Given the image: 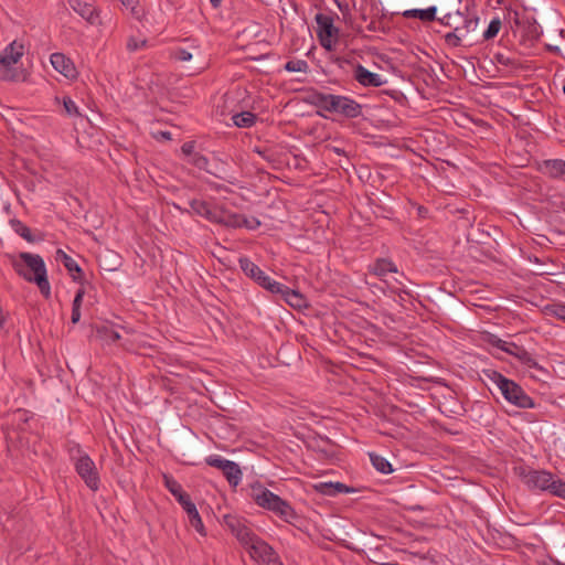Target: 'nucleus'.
<instances>
[{
  "label": "nucleus",
  "mask_w": 565,
  "mask_h": 565,
  "mask_svg": "<svg viewBox=\"0 0 565 565\" xmlns=\"http://www.w3.org/2000/svg\"><path fill=\"white\" fill-rule=\"evenodd\" d=\"M225 524L247 551L249 556L259 565H284L274 548L256 535L236 516L226 515Z\"/></svg>",
  "instance_id": "obj_1"
},
{
  "label": "nucleus",
  "mask_w": 565,
  "mask_h": 565,
  "mask_svg": "<svg viewBox=\"0 0 565 565\" xmlns=\"http://www.w3.org/2000/svg\"><path fill=\"white\" fill-rule=\"evenodd\" d=\"M19 258L23 262H12V266L17 274L26 281L34 282L39 287L41 294L45 298L51 296V286L47 279L46 267L43 258L38 254L22 252Z\"/></svg>",
  "instance_id": "obj_2"
},
{
  "label": "nucleus",
  "mask_w": 565,
  "mask_h": 565,
  "mask_svg": "<svg viewBox=\"0 0 565 565\" xmlns=\"http://www.w3.org/2000/svg\"><path fill=\"white\" fill-rule=\"evenodd\" d=\"M310 103L329 113L342 115L345 118H358L362 115V105L356 100L342 95L313 92Z\"/></svg>",
  "instance_id": "obj_3"
},
{
  "label": "nucleus",
  "mask_w": 565,
  "mask_h": 565,
  "mask_svg": "<svg viewBox=\"0 0 565 565\" xmlns=\"http://www.w3.org/2000/svg\"><path fill=\"white\" fill-rule=\"evenodd\" d=\"M252 499L258 507L271 511L288 523H292L298 519V514L286 500L262 484L252 488Z\"/></svg>",
  "instance_id": "obj_4"
},
{
  "label": "nucleus",
  "mask_w": 565,
  "mask_h": 565,
  "mask_svg": "<svg viewBox=\"0 0 565 565\" xmlns=\"http://www.w3.org/2000/svg\"><path fill=\"white\" fill-rule=\"evenodd\" d=\"M488 379L497 385L504 398L520 407V408H532L534 407L533 399L524 392V390L514 381L503 376L501 373L494 370L484 371Z\"/></svg>",
  "instance_id": "obj_5"
},
{
  "label": "nucleus",
  "mask_w": 565,
  "mask_h": 565,
  "mask_svg": "<svg viewBox=\"0 0 565 565\" xmlns=\"http://www.w3.org/2000/svg\"><path fill=\"white\" fill-rule=\"evenodd\" d=\"M520 477L530 489L548 491L553 495L565 500V482L554 478L551 472L521 468Z\"/></svg>",
  "instance_id": "obj_6"
},
{
  "label": "nucleus",
  "mask_w": 565,
  "mask_h": 565,
  "mask_svg": "<svg viewBox=\"0 0 565 565\" xmlns=\"http://www.w3.org/2000/svg\"><path fill=\"white\" fill-rule=\"evenodd\" d=\"M317 23V35L322 47L331 51L339 36V29L334 26L332 15L327 13H317L315 17Z\"/></svg>",
  "instance_id": "obj_7"
},
{
  "label": "nucleus",
  "mask_w": 565,
  "mask_h": 565,
  "mask_svg": "<svg viewBox=\"0 0 565 565\" xmlns=\"http://www.w3.org/2000/svg\"><path fill=\"white\" fill-rule=\"evenodd\" d=\"M238 263L242 271L247 277L257 282L260 287L265 288L266 290H269L271 294H274L276 289L280 288V282L271 279L249 258L241 257L238 259Z\"/></svg>",
  "instance_id": "obj_8"
},
{
  "label": "nucleus",
  "mask_w": 565,
  "mask_h": 565,
  "mask_svg": "<svg viewBox=\"0 0 565 565\" xmlns=\"http://www.w3.org/2000/svg\"><path fill=\"white\" fill-rule=\"evenodd\" d=\"M75 470L92 491L96 492L99 489V473L88 455H83L76 460Z\"/></svg>",
  "instance_id": "obj_9"
},
{
  "label": "nucleus",
  "mask_w": 565,
  "mask_h": 565,
  "mask_svg": "<svg viewBox=\"0 0 565 565\" xmlns=\"http://www.w3.org/2000/svg\"><path fill=\"white\" fill-rule=\"evenodd\" d=\"M51 64L55 71L64 75L66 78L74 79L77 71L72 60L63 53H53L50 57Z\"/></svg>",
  "instance_id": "obj_10"
},
{
  "label": "nucleus",
  "mask_w": 565,
  "mask_h": 565,
  "mask_svg": "<svg viewBox=\"0 0 565 565\" xmlns=\"http://www.w3.org/2000/svg\"><path fill=\"white\" fill-rule=\"evenodd\" d=\"M68 4L89 24H100L99 13L93 4L84 2L82 0H68Z\"/></svg>",
  "instance_id": "obj_11"
},
{
  "label": "nucleus",
  "mask_w": 565,
  "mask_h": 565,
  "mask_svg": "<svg viewBox=\"0 0 565 565\" xmlns=\"http://www.w3.org/2000/svg\"><path fill=\"white\" fill-rule=\"evenodd\" d=\"M166 488L175 498L183 509L191 507L193 503L190 495L183 491L182 486L171 476L163 473Z\"/></svg>",
  "instance_id": "obj_12"
},
{
  "label": "nucleus",
  "mask_w": 565,
  "mask_h": 565,
  "mask_svg": "<svg viewBox=\"0 0 565 565\" xmlns=\"http://www.w3.org/2000/svg\"><path fill=\"white\" fill-rule=\"evenodd\" d=\"M274 294L280 295L281 298L292 308L301 309L308 306L307 299L298 290L290 289L282 284H280V288L276 289Z\"/></svg>",
  "instance_id": "obj_13"
},
{
  "label": "nucleus",
  "mask_w": 565,
  "mask_h": 565,
  "mask_svg": "<svg viewBox=\"0 0 565 565\" xmlns=\"http://www.w3.org/2000/svg\"><path fill=\"white\" fill-rule=\"evenodd\" d=\"M354 78L361 85L370 87H380L385 83L380 74L372 73L360 64L354 70Z\"/></svg>",
  "instance_id": "obj_14"
},
{
  "label": "nucleus",
  "mask_w": 565,
  "mask_h": 565,
  "mask_svg": "<svg viewBox=\"0 0 565 565\" xmlns=\"http://www.w3.org/2000/svg\"><path fill=\"white\" fill-rule=\"evenodd\" d=\"M23 45L13 41L0 53V64L4 67H9L22 57Z\"/></svg>",
  "instance_id": "obj_15"
},
{
  "label": "nucleus",
  "mask_w": 565,
  "mask_h": 565,
  "mask_svg": "<svg viewBox=\"0 0 565 565\" xmlns=\"http://www.w3.org/2000/svg\"><path fill=\"white\" fill-rule=\"evenodd\" d=\"M478 24H479V17L473 15H465L462 14V21L459 24V34L467 39L470 42V45L473 44V40L478 34Z\"/></svg>",
  "instance_id": "obj_16"
},
{
  "label": "nucleus",
  "mask_w": 565,
  "mask_h": 565,
  "mask_svg": "<svg viewBox=\"0 0 565 565\" xmlns=\"http://www.w3.org/2000/svg\"><path fill=\"white\" fill-rule=\"evenodd\" d=\"M55 259H56V262H60L64 265V267L67 269V271L70 273V275L74 281L82 280L83 270L81 269L78 264L71 256H68L64 250L57 249Z\"/></svg>",
  "instance_id": "obj_17"
},
{
  "label": "nucleus",
  "mask_w": 565,
  "mask_h": 565,
  "mask_svg": "<svg viewBox=\"0 0 565 565\" xmlns=\"http://www.w3.org/2000/svg\"><path fill=\"white\" fill-rule=\"evenodd\" d=\"M541 171L550 178H562L565 175V161L561 159L545 160L541 166Z\"/></svg>",
  "instance_id": "obj_18"
},
{
  "label": "nucleus",
  "mask_w": 565,
  "mask_h": 565,
  "mask_svg": "<svg viewBox=\"0 0 565 565\" xmlns=\"http://www.w3.org/2000/svg\"><path fill=\"white\" fill-rule=\"evenodd\" d=\"M98 264L107 271H115L121 266V257L114 250H106L99 255Z\"/></svg>",
  "instance_id": "obj_19"
},
{
  "label": "nucleus",
  "mask_w": 565,
  "mask_h": 565,
  "mask_svg": "<svg viewBox=\"0 0 565 565\" xmlns=\"http://www.w3.org/2000/svg\"><path fill=\"white\" fill-rule=\"evenodd\" d=\"M437 8L429 7L427 9H412L406 10L403 15L405 18L419 19L423 22H430L436 20Z\"/></svg>",
  "instance_id": "obj_20"
},
{
  "label": "nucleus",
  "mask_w": 565,
  "mask_h": 565,
  "mask_svg": "<svg viewBox=\"0 0 565 565\" xmlns=\"http://www.w3.org/2000/svg\"><path fill=\"white\" fill-rule=\"evenodd\" d=\"M222 473L232 487L239 484L243 475L238 463L231 460L227 462L224 470H222Z\"/></svg>",
  "instance_id": "obj_21"
},
{
  "label": "nucleus",
  "mask_w": 565,
  "mask_h": 565,
  "mask_svg": "<svg viewBox=\"0 0 565 565\" xmlns=\"http://www.w3.org/2000/svg\"><path fill=\"white\" fill-rule=\"evenodd\" d=\"M502 28V21L500 18H493L488 28L483 31L480 41H475L473 43H486L492 41L498 36L500 30Z\"/></svg>",
  "instance_id": "obj_22"
},
{
  "label": "nucleus",
  "mask_w": 565,
  "mask_h": 565,
  "mask_svg": "<svg viewBox=\"0 0 565 565\" xmlns=\"http://www.w3.org/2000/svg\"><path fill=\"white\" fill-rule=\"evenodd\" d=\"M372 273L379 277H383L387 273H397V267L392 260L380 258L374 263Z\"/></svg>",
  "instance_id": "obj_23"
},
{
  "label": "nucleus",
  "mask_w": 565,
  "mask_h": 565,
  "mask_svg": "<svg viewBox=\"0 0 565 565\" xmlns=\"http://www.w3.org/2000/svg\"><path fill=\"white\" fill-rule=\"evenodd\" d=\"M183 510L188 514L191 526H193L201 535H205L204 525L195 504L192 503L191 507H188Z\"/></svg>",
  "instance_id": "obj_24"
},
{
  "label": "nucleus",
  "mask_w": 565,
  "mask_h": 565,
  "mask_svg": "<svg viewBox=\"0 0 565 565\" xmlns=\"http://www.w3.org/2000/svg\"><path fill=\"white\" fill-rule=\"evenodd\" d=\"M445 26L452 28V31H459V24L462 21V13L459 11L446 13L437 19Z\"/></svg>",
  "instance_id": "obj_25"
},
{
  "label": "nucleus",
  "mask_w": 565,
  "mask_h": 565,
  "mask_svg": "<svg viewBox=\"0 0 565 565\" xmlns=\"http://www.w3.org/2000/svg\"><path fill=\"white\" fill-rule=\"evenodd\" d=\"M241 214L222 209L218 224L226 227H239Z\"/></svg>",
  "instance_id": "obj_26"
},
{
  "label": "nucleus",
  "mask_w": 565,
  "mask_h": 565,
  "mask_svg": "<svg viewBox=\"0 0 565 565\" xmlns=\"http://www.w3.org/2000/svg\"><path fill=\"white\" fill-rule=\"evenodd\" d=\"M233 122L239 128H249L256 121V115L252 111H242L233 116Z\"/></svg>",
  "instance_id": "obj_27"
},
{
  "label": "nucleus",
  "mask_w": 565,
  "mask_h": 565,
  "mask_svg": "<svg viewBox=\"0 0 565 565\" xmlns=\"http://www.w3.org/2000/svg\"><path fill=\"white\" fill-rule=\"evenodd\" d=\"M97 335L107 343L116 342L120 339V334L109 326L103 324L96 327Z\"/></svg>",
  "instance_id": "obj_28"
},
{
  "label": "nucleus",
  "mask_w": 565,
  "mask_h": 565,
  "mask_svg": "<svg viewBox=\"0 0 565 565\" xmlns=\"http://www.w3.org/2000/svg\"><path fill=\"white\" fill-rule=\"evenodd\" d=\"M370 460L373 465V467L381 473H391L393 472V468H392V465L390 463V461L380 456V455H376L374 452H371L370 454Z\"/></svg>",
  "instance_id": "obj_29"
},
{
  "label": "nucleus",
  "mask_w": 565,
  "mask_h": 565,
  "mask_svg": "<svg viewBox=\"0 0 565 565\" xmlns=\"http://www.w3.org/2000/svg\"><path fill=\"white\" fill-rule=\"evenodd\" d=\"M85 290L83 288H79L76 291V295L74 297L73 303H72V317L71 321L72 323H77L81 319V307L83 303Z\"/></svg>",
  "instance_id": "obj_30"
},
{
  "label": "nucleus",
  "mask_w": 565,
  "mask_h": 565,
  "mask_svg": "<svg viewBox=\"0 0 565 565\" xmlns=\"http://www.w3.org/2000/svg\"><path fill=\"white\" fill-rule=\"evenodd\" d=\"M11 223L14 232L19 234L22 238H24L26 242L33 243L35 241L30 227H28L21 221L14 220Z\"/></svg>",
  "instance_id": "obj_31"
},
{
  "label": "nucleus",
  "mask_w": 565,
  "mask_h": 565,
  "mask_svg": "<svg viewBox=\"0 0 565 565\" xmlns=\"http://www.w3.org/2000/svg\"><path fill=\"white\" fill-rule=\"evenodd\" d=\"M522 364L526 365L531 369H537L540 371H543V367L539 365V363L535 361V359L532 356L530 352H527L523 347L519 351L518 355L515 356Z\"/></svg>",
  "instance_id": "obj_32"
},
{
  "label": "nucleus",
  "mask_w": 565,
  "mask_h": 565,
  "mask_svg": "<svg viewBox=\"0 0 565 565\" xmlns=\"http://www.w3.org/2000/svg\"><path fill=\"white\" fill-rule=\"evenodd\" d=\"M309 68L307 61L305 60H291L285 64L287 72H302L306 73Z\"/></svg>",
  "instance_id": "obj_33"
},
{
  "label": "nucleus",
  "mask_w": 565,
  "mask_h": 565,
  "mask_svg": "<svg viewBox=\"0 0 565 565\" xmlns=\"http://www.w3.org/2000/svg\"><path fill=\"white\" fill-rule=\"evenodd\" d=\"M188 162L201 170L211 172V170H209V159L200 152H195L190 159H188Z\"/></svg>",
  "instance_id": "obj_34"
},
{
  "label": "nucleus",
  "mask_w": 565,
  "mask_h": 565,
  "mask_svg": "<svg viewBox=\"0 0 565 565\" xmlns=\"http://www.w3.org/2000/svg\"><path fill=\"white\" fill-rule=\"evenodd\" d=\"M462 36L459 31H451L444 35L445 43L450 47H459L462 45Z\"/></svg>",
  "instance_id": "obj_35"
},
{
  "label": "nucleus",
  "mask_w": 565,
  "mask_h": 565,
  "mask_svg": "<svg viewBox=\"0 0 565 565\" xmlns=\"http://www.w3.org/2000/svg\"><path fill=\"white\" fill-rule=\"evenodd\" d=\"M121 4L130 10V13L138 20L142 17V10L138 9V0H119Z\"/></svg>",
  "instance_id": "obj_36"
},
{
  "label": "nucleus",
  "mask_w": 565,
  "mask_h": 565,
  "mask_svg": "<svg viewBox=\"0 0 565 565\" xmlns=\"http://www.w3.org/2000/svg\"><path fill=\"white\" fill-rule=\"evenodd\" d=\"M230 460L227 459H224L222 458L221 456H217V455H212V456H209L206 459H205V462L213 467V468H216L218 470H224L225 466L227 465Z\"/></svg>",
  "instance_id": "obj_37"
},
{
  "label": "nucleus",
  "mask_w": 565,
  "mask_h": 565,
  "mask_svg": "<svg viewBox=\"0 0 565 565\" xmlns=\"http://www.w3.org/2000/svg\"><path fill=\"white\" fill-rule=\"evenodd\" d=\"M190 204V207H191V211L196 214V215H200V216H203L204 214H206V207L209 205V203H206L205 201H202V200H191L189 202Z\"/></svg>",
  "instance_id": "obj_38"
},
{
  "label": "nucleus",
  "mask_w": 565,
  "mask_h": 565,
  "mask_svg": "<svg viewBox=\"0 0 565 565\" xmlns=\"http://www.w3.org/2000/svg\"><path fill=\"white\" fill-rule=\"evenodd\" d=\"M369 559L375 565H391L393 563L388 559L387 556L383 555L379 550L372 551L369 556Z\"/></svg>",
  "instance_id": "obj_39"
},
{
  "label": "nucleus",
  "mask_w": 565,
  "mask_h": 565,
  "mask_svg": "<svg viewBox=\"0 0 565 565\" xmlns=\"http://www.w3.org/2000/svg\"><path fill=\"white\" fill-rule=\"evenodd\" d=\"M260 226V222L255 216L246 217L241 214L239 227H246L248 230H256Z\"/></svg>",
  "instance_id": "obj_40"
},
{
  "label": "nucleus",
  "mask_w": 565,
  "mask_h": 565,
  "mask_svg": "<svg viewBox=\"0 0 565 565\" xmlns=\"http://www.w3.org/2000/svg\"><path fill=\"white\" fill-rule=\"evenodd\" d=\"M358 490L353 487L347 486L342 482H332V492L333 497L341 494V493H355Z\"/></svg>",
  "instance_id": "obj_41"
},
{
  "label": "nucleus",
  "mask_w": 565,
  "mask_h": 565,
  "mask_svg": "<svg viewBox=\"0 0 565 565\" xmlns=\"http://www.w3.org/2000/svg\"><path fill=\"white\" fill-rule=\"evenodd\" d=\"M147 43H148V42H147V40H146V39L138 40V39H136V38H134V36H130V38L128 39V41H127V45H126V47H127V50H128L129 52H135V51H137V50H140V49L146 47V46H147Z\"/></svg>",
  "instance_id": "obj_42"
},
{
  "label": "nucleus",
  "mask_w": 565,
  "mask_h": 565,
  "mask_svg": "<svg viewBox=\"0 0 565 565\" xmlns=\"http://www.w3.org/2000/svg\"><path fill=\"white\" fill-rule=\"evenodd\" d=\"M63 106L65 109V113L70 116H78L79 111L77 109V106L75 102L71 97H63Z\"/></svg>",
  "instance_id": "obj_43"
},
{
  "label": "nucleus",
  "mask_w": 565,
  "mask_h": 565,
  "mask_svg": "<svg viewBox=\"0 0 565 565\" xmlns=\"http://www.w3.org/2000/svg\"><path fill=\"white\" fill-rule=\"evenodd\" d=\"M221 211H222V209L211 207L210 205H207L206 214H204L203 217H205L206 220H209V221H211L213 223H217L218 224V218L221 216Z\"/></svg>",
  "instance_id": "obj_44"
},
{
  "label": "nucleus",
  "mask_w": 565,
  "mask_h": 565,
  "mask_svg": "<svg viewBox=\"0 0 565 565\" xmlns=\"http://www.w3.org/2000/svg\"><path fill=\"white\" fill-rule=\"evenodd\" d=\"M547 309L556 318L565 320V303H554L547 307Z\"/></svg>",
  "instance_id": "obj_45"
},
{
  "label": "nucleus",
  "mask_w": 565,
  "mask_h": 565,
  "mask_svg": "<svg viewBox=\"0 0 565 565\" xmlns=\"http://www.w3.org/2000/svg\"><path fill=\"white\" fill-rule=\"evenodd\" d=\"M315 489L323 494V495H329V497H333V492H332V482H319L315 486Z\"/></svg>",
  "instance_id": "obj_46"
},
{
  "label": "nucleus",
  "mask_w": 565,
  "mask_h": 565,
  "mask_svg": "<svg viewBox=\"0 0 565 565\" xmlns=\"http://www.w3.org/2000/svg\"><path fill=\"white\" fill-rule=\"evenodd\" d=\"M172 55L180 62H189L192 58V54L185 49H177Z\"/></svg>",
  "instance_id": "obj_47"
},
{
  "label": "nucleus",
  "mask_w": 565,
  "mask_h": 565,
  "mask_svg": "<svg viewBox=\"0 0 565 565\" xmlns=\"http://www.w3.org/2000/svg\"><path fill=\"white\" fill-rule=\"evenodd\" d=\"M495 61L503 66H515L516 64L514 58L505 56L504 54L501 53L495 55Z\"/></svg>",
  "instance_id": "obj_48"
},
{
  "label": "nucleus",
  "mask_w": 565,
  "mask_h": 565,
  "mask_svg": "<svg viewBox=\"0 0 565 565\" xmlns=\"http://www.w3.org/2000/svg\"><path fill=\"white\" fill-rule=\"evenodd\" d=\"M521 349L522 347L518 345L516 343L508 341L507 345L502 351L510 355L516 356Z\"/></svg>",
  "instance_id": "obj_49"
},
{
  "label": "nucleus",
  "mask_w": 565,
  "mask_h": 565,
  "mask_svg": "<svg viewBox=\"0 0 565 565\" xmlns=\"http://www.w3.org/2000/svg\"><path fill=\"white\" fill-rule=\"evenodd\" d=\"M182 153L189 159L195 153L194 151V141L184 142L181 147Z\"/></svg>",
  "instance_id": "obj_50"
},
{
  "label": "nucleus",
  "mask_w": 565,
  "mask_h": 565,
  "mask_svg": "<svg viewBox=\"0 0 565 565\" xmlns=\"http://www.w3.org/2000/svg\"><path fill=\"white\" fill-rule=\"evenodd\" d=\"M489 343L494 348L503 350L504 347L507 345L508 341H504V340L498 338L497 335L491 334L489 338Z\"/></svg>",
  "instance_id": "obj_51"
},
{
  "label": "nucleus",
  "mask_w": 565,
  "mask_h": 565,
  "mask_svg": "<svg viewBox=\"0 0 565 565\" xmlns=\"http://www.w3.org/2000/svg\"><path fill=\"white\" fill-rule=\"evenodd\" d=\"M398 301L402 303L403 301H406L407 298L411 297V294L406 290H398L396 291Z\"/></svg>",
  "instance_id": "obj_52"
},
{
  "label": "nucleus",
  "mask_w": 565,
  "mask_h": 565,
  "mask_svg": "<svg viewBox=\"0 0 565 565\" xmlns=\"http://www.w3.org/2000/svg\"><path fill=\"white\" fill-rule=\"evenodd\" d=\"M426 213H427V210H426L424 206H419V207H418V214H419L420 216H425V215H426Z\"/></svg>",
  "instance_id": "obj_53"
},
{
  "label": "nucleus",
  "mask_w": 565,
  "mask_h": 565,
  "mask_svg": "<svg viewBox=\"0 0 565 565\" xmlns=\"http://www.w3.org/2000/svg\"><path fill=\"white\" fill-rule=\"evenodd\" d=\"M210 2L213 6V8H217V7H220L222 0H210Z\"/></svg>",
  "instance_id": "obj_54"
},
{
  "label": "nucleus",
  "mask_w": 565,
  "mask_h": 565,
  "mask_svg": "<svg viewBox=\"0 0 565 565\" xmlns=\"http://www.w3.org/2000/svg\"><path fill=\"white\" fill-rule=\"evenodd\" d=\"M513 14H514V21L518 24L519 23V13H518V11H514Z\"/></svg>",
  "instance_id": "obj_55"
},
{
  "label": "nucleus",
  "mask_w": 565,
  "mask_h": 565,
  "mask_svg": "<svg viewBox=\"0 0 565 565\" xmlns=\"http://www.w3.org/2000/svg\"><path fill=\"white\" fill-rule=\"evenodd\" d=\"M163 138L170 139L171 134L170 132H162Z\"/></svg>",
  "instance_id": "obj_56"
},
{
  "label": "nucleus",
  "mask_w": 565,
  "mask_h": 565,
  "mask_svg": "<svg viewBox=\"0 0 565 565\" xmlns=\"http://www.w3.org/2000/svg\"><path fill=\"white\" fill-rule=\"evenodd\" d=\"M334 151H335L338 154H341V153H343V152H344L343 150H341V149H339V148H334Z\"/></svg>",
  "instance_id": "obj_57"
},
{
  "label": "nucleus",
  "mask_w": 565,
  "mask_h": 565,
  "mask_svg": "<svg viewBox=\"0 0 565 565\" xmlns=\"http://www.w3.org/2000/svg\"><path fill=\"white\" fill-rule=\"evenodd\" d=\"M555 565H565V564H562V563H559V562H556V563H555Z\"/></svg>",
  "instance_id": "obj_58"
},
{
  "label": "nucleus",
  "mask_w": 565,
  "mask_h": 565,
  "mask_svg": "<svg viewBox=\"0 0 565 565\" xmlns=\"http://www.w3.org/2000/svg\"><path fill=\"white\" fill-rule=\"evenodd\" d=\"M563 93L565 94V85L563 86Z\"/></svg>",
  "instance_id": "obj_59"
}]
</instances>
